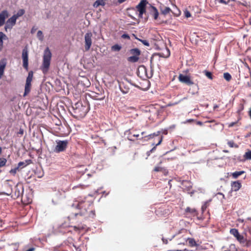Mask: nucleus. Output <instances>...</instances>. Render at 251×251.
<instances>
[{
	"label": "nucleus",
	"mask_w": 251,
	"mask_h": 251,
	"mask_svg": "<svg viewBox=\"0 0 251 251\" xmlns=\"http://www.w3.org/2000/svg\"><path fill=\"white\" fill-rule=\"evenodd\" d=\"M229 232L235 237L239 233V231L238 229L236 228H231L230 229Z\"/></svg>",
	"instance_id": "473e14b6"
},
{
	"label": "nucleus",
	"mask_w": 251,
	"mask_h": 251,
	"mask_svg": "<svg viewBox=\"0 0 251 251\" xmlns=\"http://www.w3.org/2000/svg\"><path fill=\"white\" fill-rule=\"evenodd\" d=\"M33 76V73L32 71H30L28 73V76L26 79V83L31 84Z\"/></svg>",
	"instance_id": "b1692460"
},
{
	"label": "nucleus",
	"mask_w": 251,
	"mask_h": 251,
	"mask_svg": "<svg viewBox=\"0 0 251 251\" xmlns=\"http://www.w3.org/2000/svg\"><path fill=\"white\" fill-rule=\"evenodd\" d=\"M187 233V231L186 229H182L181 230H180L178 233L176 234V235H174L173 236V237H175L177 235H178L179 234H180V233Z\"/></svg>",
	"instance_id": "58836bf2"
},
{
	"label": "nucleus",
	"mask_w": 251,
	"mask_h": 251,
	"mask_svg": "<svg viewBox=\"0 0 251 251\" xmlns=\"http://www.w3.org/2000/svg\"><path fill=\"white\" fill-rule=\"evenodd\" d=\"M236 239L241 243H245V240L243 235H241L239 232L235 236Z\"/></svg>",
	"instance_id": "a878e982"
},
{
	"label": "nucleus",
	"mask_w": 251,
	"mask_h": 251,
	"mask_svg": "<svg viewBox=\"0 0 251 251\" xmlns=\"http://www.w3.org/2000/svg\"><path fill=\"white\" fill-rule=\"evenodd\" d=\"M6 66V62L5 60L3 59L0 62V78L3 75L4 69Z\"/></svg>",
	"instance_id": "f3484780"
},
{
	"label": "nucleus",
	"mask_w": 251,
	"mask_h": 251,
	"mask_svg": "<svg viewBox=\"0 0 251 251\" xmlns=\"http://www.w3.org/2000/svg\"><path fill=\"white\" fill-rule=\"evenodd\" d=\"M161 11L162 14L164 15H166L169 13L171 11V9L168 7H164L161 8Z\"/></svg>",
	"instance_id": "cd10ccee"
},
{
	"label": "nucleus",
	"mask_w": 251,
	"mask_h": 251,
	"mask_svg": "<svg viewBox=\"0 0 251 251\" xmlns=\"http://www.w3.org/2000/svg\"><path fill=\"white\" fill-rule=\"evenodd\" d=\"M218 106L217 105H214V109H216V108H218Z\"/></svg>",
	"instance_id": "680f3d73"
},
{
	"label": "nucleus",
	"mask_w": 251,
	"mask_h": 251,
	"mask_svg": "<svg viewBox=\"0 0 251 251\" xmlns=\"http://www.w3.org/2000/svg\"><path fill=\"white\" fill-rule=\"evenodd\" d=\"M18 134H20L21 135H23L24 134V129H22V128H20V130H19V131L18 132Z\"/></svg>",
	"instance_id": "3c124183"
},
{
	"label": "nucleus",
	"mask_w": 251,
	"mask_h": 251,
	"mask_svg": "<svg viewBox=\"0 0 251 251\" xmlns=\"http://www.w3.org/2000/svg\"><path fill=\"white\" fill-rule=\"evenodd\" d=\"M119 87L121 91L123 94H126L129 92V88L126 86L124 83L120 84Z\"/></svg>",
	"instance_id": "6ab92c4d"
},
{
	"label": "nucleus",
	"mask_w": 251,
	"mask_h": 251,
	"mask_svg": "<svg viewBox=\"0 0 251 251\" xmlns=\"http://www.w3.org/2000/svg\"><path fill=\"white\" fill-rule=\"evenodd\" d=\"M122 37L124 38H127V39H129V36L127 34H124L122 35Z\"/></svg>",
	"instance_id": "09e8293b"
},
{
	"label": "nucleus",
	"mask_w": 251,
	"mask_h": 251,
	"mask_svg": "<svg viewBox=\"0 0 251 251\" xmlns=\"http://www.w3.org/2000/svg\"><path fill=\"white\" fill-rule=\"evenodd\" d=\"M229 251H237V249L234 244H231L229 247Z\"/></svg>",
	"instance_id": "e433bc0d"
},
{
	"label": "nucleus",
	"mask_w": 251,
	"mask_h": 251,
	"mask_svg": "<svg viewBox=\"0 0 251 251\" xmlns=\"http://www.w3.org/2000/svg\"><path fill=\"white\" fill-rule=\"evenodd\" d=\"M35 249L34 248H31L26 251H34Z\"/></svg>",
	"instance_id": "864d4df0"
},
{
	"label": "nucleus",
	"mask_w": 251,
	"mask_h": 251,
	"mask_svg": "<svg viewBox=\"0 0 251 251\" xmlns=\"http://www.w3.org/2000/svg\"><path fill=\"white\" fill-rule=\"evenodd\" d=\"M92 33L91 32L86 33L84 36L85 49L86 51L90 50L92 45Z\"/></svg>",
	"instance_id": "423d86ee"
},
{
	"label": "nucleus",
	"mask_w": 251,
	"mask_h": 251,
	"mask_svg": "<svg viewBox=\"0 0 251 251\" xmlns=\"http://www.w3.org/2000/svg\"><path fill=\"white\" fill-rule=\"evenodd\" d=\"M148 2L146 0H141L136 6V11L138 12V17L143 18V15L146 13V6Z\"/></svg>",
	"instance_id": "20e7f679"
},
{
	"label": "nucleus",
	"mask_w": 251,
	"mask_h": 251,
	"mask_svg": "<svg viewBox=\"0 0 251 251\" xmlns=\"http://www.w3.org/2000/svg\"><path fill=\"white\" fill-rule=\"evenodd\" d=\"M185 214L187 216L189 217H195L198 215V212L196 209L194 208H191L190 207H187L185 210Z\"/></svg>",
	"instance_id": "9b49d317"
},
{
	"label": "nucleus",
	"mask_w": 251,
	"mask_h": 251,
	"mask_svg": "<svg viewBox=\"0 0 251 251\" xmlns=\"http://www.w3.org/2000/svg\"><path fill=\"white\" fill-rule=\"evenodd\" d=\"M184 251H188L187 249H184Z\"/></svg>",
	"instance_id": "338daca9"
},
{
	"label": "nucleus",
	"mask_w": 251,
	"mask_h": 251,
	"mask_svg": "<svg viewBox=\"0 0 251 251\" xmlns=\"http://www.w3.org/2000/svg\"><path fill=\"white\" fill-rule=\"evenodd\" d=\"M133 137H137L139 136V135L138 134H134L133 135Z\"/></svg>",
	"instance_id": "052dcab7"
},
{
	"label": "nucleus",
	"mask_w": 251,
	"mask_h": 251,
	"mask_svg": "<svg viewBox=\"0 0 251 251\" xmlns=\"http://www.w3.org/2000/svg\"><path fill=\"white\" fill-rule=\"evenodd\" d=\"M184 15H185V16L186 17V18H189L191 17V14L190 13L186 10L184 12Z\"/></svg>",
	"instance_id": "c03bdc74"
},
{
	"label": "nucleus",
	"mask_w": 251,
	"mask_h": 251,
	"mask_svg": "<svg viewBox=\"0 0 251 251\" xmlns=\"http://www.w3.org/2000/svg\"><path fill=\"white\" fill-rule=\"evenodd\" d=\"M21 170H22L21 169L20 166L18 165H17V166H15L9 171V173L11 175L14 176L18 172H20Z\"/></svg>",
	"instance_id": "dca6fc26"
},
{
	"label": "nucleus",
	"mask_w": 251,
	"mask_h": 251,
	"mask_svg": "<svg viewBox=\"0 0 251 251\" xmlns=\"http://www.w3.org/2000/svg\"><path fill=\"white\" fill-rule=\"evenodd\" d=\"M224 77L226 80L229 81L231 78V76L229 73H225L224 74Z\"/></svg>",
	"instance_id": "72a5a7b5"
},
{
	"label": "nucleus",
	"mask_w": 251,
	"mask_h": 251,
	"mask_svg": "<svg viewBox=\"0 0 251 251\" xmlns=\"http://www.w3.org/2000/svg\"><path fill=\"white\" fill-rule=\"evenodd\" d=\"M188 241V243L191 247L197 246V244L195 239L193 238H187V242Z\"/></svg>",
	"instance_id": "393cba45"
},
{
	"label": "nucleus",
	"mask_w": 251,
	"mask_h": 251,
	"mask_svg": "<svg viewBox=\"0 0 251 251\" xmlns=\"http://www.w3.org/2000/svg\"><path fill=\"white\" fill-rule=\"evenodd\" d=\"M155 147H154L153 148H152V149L151 150V151H152L154 149H155Z\"/></svg>",
	"instance_id": "69168bd1"
},
{
	"label": "nucleus",
	"mask_w": 251,
	"mask_h": 251,
	"mask_svg": "<svg viewBox=\"0 0 251 251\" xmlns=\"http://www.w3.org/2000/svg\"><path fill=\"white\" fill-rule=\"evenodd\" d=\"M22 59L23 62V67L25 69L27 70L28 66V50L26 48L23 50Z\"/></svg>",
	"instance_id": "1a4fd4ad"
},
{
	"label": "nucleus",
	"mask_w": 251,
	"mask_h": 251,
	"mask_svg": "<svg viewBox=\"0 0 251 251\" xmlns=\"http://www.w3.org/2000/svg\"><path fill=\"white\" fill-rule=\"evenodd\" d=\"M129 52L132 55L127 58L128 61L133 63L137 62L139 59V56L141 53L140 50L138 49L135 48L131 49Z\"/></svg>",
	"instance_id": "39448f33"
},
{
	"label": "nucleus",
	"mask_w": 251,
	"mask_h": 251,
	"mask_svg": "<svg viewBox=\"0 0 251 251\" xmlns=\"http://www.w3.org/2000/svg\"><path fill=\"white\" fill-rule=\"evenodd\" d=\"M245 173L244 171H236L235 172H233L231 174V176L233 178H238L240 176L244 174Z\"/></svg>",
	"instance_id": "412c9836"
},
{
	"label": "nucleus",
	"mask_w": 251,
	"mask_h": 251,
	"mask_svg": "<svg viewBox=\"0 0 251 251\" xmlns=\"http://www.w3.org/2000/svg\"><path fill=\"white\" fill-rule=\"evenodd\" d=\"M51 58V53L48 48H46L44 52L43 63L41 69L43 73L46 74L50 68Z\"/></svg>",
	"instance_id": "f03ea898"
},
{
	"label": "nucleus",
	"mask_w": 251,
	"mask_h": 251,
	"mask_svg": "<svg viewBox=\"0 0 251 251\" xmlns=\"http://www.w3.org/2000/svg\"><path fill=\"white\" fill-rule=\"evenodd\" d=\"M25 13V10L24 9H20L19 10L16 14L14 15L15 16L16 18L18 19V17L22 16Z\"/></svg>",
	"instance_id": "c756f323"
},
{
	"label": "nucleus",
	"mask_w": 251,
	"mask_h": 251,
	"mask_svg": "<svg viewBox=\"0 0 251 251\" xmlns=\"http://www.w3.org/2000/svg\"><path fill=\"white\" fill-rule=\"evenodd\" d=\"M180 241H178V245H185L187 242V238L184 237L183 235L180 237Z\"/></svg>",
	"instance_id": "bb28decb"
},
{
	"label": "nucleus",
	"mask_w": 251,
	"mask_h": 251,
	"mask_svg": "<svg viewBox=\"0 0 251 251\" xmlns=\"http://www.w3.org/2000/svg\"><path fill=\"white\" fill-rule=\"evenodd\" d=\"M35 29H34L33 28L31 29V33H33L35 31Z\"/></svg>",
	"instance_id": "bf43d9fd"
},
{
	"label": "nucleus",
	"mask_w": 251,
	"mask_h": 251,
	"mask_svg": "<svg viewBox=\"0 0 251 251\" xmlns=\"http://www.w3.org/2000/svg\"><path fill=\"white\" fill-rule=\"evenodd\" d=\"M72 207L76 209L78 212L72 214L69 218L72 223H75L76 225L73 226L75 231L85 229L87 227L86 225L79 222V217L82 218V220L93 219L96 216L95 210L94 208L93 201L88 197H77L74 201L72 204Z\"/></svg>",
	"instance_id": "f257e3e1"
},
{
	"label": "nucleus",
	"mask_w": 251,
	"mask_h": 251,
	"mask_svg": "<svg viewBox=\"0 0 251 251\" xmlns=\"http://www.w3.org/2000/svg\"><path fill=\"white\" fill-rule=\"evenodd\" d=\"M7 162V160L5 158H0V167L4 166Z\"/></svg>",
	"instance_id": "7c9ffc66"
},
{
	"label": "nucleus",
	"mask_w": 251,
	"mask_h": 251,
	"mask_svg": "<svg viewBox=\"0 0 251 251\" xmlns=\"http://www.w3.org/2000/svg\"><path fill=\"white\" fill-rule=\"evenodd\" d=\"M151 15L153 17L154 19L155 20H156L157 19L158 15H159L157 9L155 7L152 6L151 7Z\"/></svg>",
	"instance_id": "aec40b11"
},
{
	"label": "nucleus",
	"mask_w": 251,
	"mask_h": 251,
	"mask_svg": "<svg viewBox=\"0 0 251 251\" xmlns=\"http://www.w3.org/2000/svg\"><path fill=\"white\" fill-rule=\"evenodd\" d=\"M15 196L17 197H19L21 196L24 192V188L23 186L21 184H18L15 186Z\"/></svg>",
	"instance_id": "ddd939ff"
},
{
	"label": "nucleus",
	"mask_w": 251,
	"mask_h": 251,
	"mask_svg": "<svg viewBox=\"0 0 251 251\" xmlns=\"http://www.w3.org/2000/svg\"><path fill=\"white\" fill-rule=\"evenodd\" d=\"M207 206L208 203L206 202L201 206V210L202 211V212L206 210Z\"/></svg>",
	"instance_id": "a19ab883"
},
{
	"label": "nucleus",
	"mask_w": 251,
	"mask_h": 251,
	"mask_svg": "<svg viewBox=\"0 0 251 251\" xmlns=\"http://www.w3.org/2000/svg\"><path fill=\"white\" fill-rule=\"evenodd\" d=\"M241 183L238 180L231 183V189L233 191H237L241 188Z\"/></svg>",
	"instance_id": "4468645a"
},
{
	"label": "nucleus",
	"mask_w": 251,
	"mask_h": 251,
	"mask_svg": "<svg viewBox=\"0 0 251 251\" xmlns=\"http://www.w3.org/2000/svg\"><path fill=\"white\" fill-rule=\"evenodd\" d=\"M74 112L79 116L83 117L87 113L88 111L85 106L82 105L81 103L77 102L73 106Z\"/></svg>",
	"instance_id": "7ed1b4c3"
},
{
	"label": "nucleus",
	"mask_w": 251,
	"mask_h": 251,
	"mask_svg": "<svg viewBox=\"0 0 251 251\" xmlns=\"http://www.w3.org/2000/svg\"><path fill=\"white\" fill-rule=\"evenodd\" d=\"M244 157H251V151H249L246 152L245 153V155H244Z\"/></svg>",
	"instance_id": "79ce46f5"
},
{
	"label": "nucleus",
	"mask_w": 251,
	"mask_h": 251,
	"mask_svg": "<svg viewBox=\"0 0 251 251\" xmlns=\"http://www.w3.org/2000/svg\"><path fill=\"white\" fill-rule=\"evenodd\" d=\"M104 4L105 2L104 0H97L94 3L93 6L97 8L100 5H104Z\"/></svg>",
	"instance_id": "5701e85b"
},
{
	"label": "nucleus",
	"mask_w": 251,
	"mask_h": 251,
	"mask_svg": "<svg viewBox=\"0 0 251 251\" xmlns=\"http://www.w3.org/2000/svg\"><path fill=\"white\" fill-rule=\"evenodd\" d=\"M197 124L201 126L202 125V123L201 122L199 121L197 122Z\"/></svg>",
	"instance_id": "13d9d810"
},
{
	"label": "nucleus",
	"mask_w": 251,
	"mask_h": 251,
	"mask_svg": "<svg viewBox=\"0 0 251 251\" xmlns=\"http://www.w3.org/2000/svg\"><path fill=\"white\" fill-rule=\"evenodd\" d=\"M126 0H118V2L119 3H122L124 2H125Z\"/></svg>",
	"instance_id": "5fc2aeb1"
},
{
	"label": "nucleus",
	"mask_w": 251,
	"mask_h": 251,
	"mask_svg": "<svg viewBox=\"0 0 251 251\" xmlns=\"http://www.w3.org/2000/svg\"><path fill=\"white\" fill-rule=\"evenodd\" d=\"M203 73L210 79H213L212 74L211 72L205 70L203 71Z\"/></svg>",
	"instance_id": "2f4dec72"
},
{
	"label": "nucleus",
	"mask_w": 251,
	"mask_h": 251,
	"mask_svg": "<svg viewBox=\"0 0 251 251\" xmlns=\"http://www.w3.org/2000/svg\"><path fill=\"white\" fill-rule=\"evenodd\" d=\"M143 134H144V132H142V135H143Z\"/></svg>",
	"instance_id": "774afa93"
},
{
	"label": "nucleus",
	"mask_w": 251,
	"mask_h": 251,
	"mask_svg": "<svg viewBox=\"0 0 251 251\" xmlns=\"http://www.w3.org/2000/svg\"><path fill=\"white\" fill-rule=\"evenodd\" d=\"M163 168L159 166H156L154 168L153 171L155 172H161Z\"/></svg>",
	"instance_id": "ea45409f"
},
{
	"label": "nucleus",
	"mask_w": 251,
	"mask_h": 251,
	"mask_svg": "<svg viewBox=\"0 0 251 251\" xmlns=\"http://www.w3.org/2000/svg\"><path fill=\"white\" fill-rule=\"evenodd\" d=\"M31 84L25 83L24 97L26 96L30 91Z\"/></svg>",
	"instance_id": "4be33fe9"
},
{
	"label": "nucleus",
	"mask_w": 251,
	"mask_h": 251,
	"mask_svg": "<svg viewBox=\"0 0 251 251\" xmlns=\"http://www.w3.org/2000/svg\"><path fill=\"white\" fill-rule=\"evenodd\" d=\"M17 19L16 16L13 15L6 21L4 26V29L6 31H7L8 29H11L15 25Z\"/></svg>",
	"instance_id": "0eeeda50"
},
{
	"label": "nucleus",
	"mask_w": 251,
	"mask_h": 251,
	"mask_svg": "<svg viewBox=\"0 0 251 251\" xmlns=\"http://www.w3.org/2000/svg\"><path fill=\"white\" fill-rule=\"evenodd\" d=\"M9 14L7 10H3L0 13V27L5 22V20L8 17Z\"/></svg>",
	"instance_id": "f8f14e48"
},
{
	"label": "nucleus",
	"mask_w": 251,
	"mask_h": 251,
	"mask_svg": "<svg viewBox=\"0 0 251 251\" xmlns=\"http://www.w3.org/2000/svg\"><path fill=\"white\" fill-rule=\"evenodd\" d=\"M247 219L251 222V217H249Z\"/></svg>",
	"instance_id": "e2e57ef3"
},
{
	"label": "nucleus",
	"mask_w": 251,
	"mask_h": 251,
	"mask_svg": "<svg viewBox=\"0 0 251 251\" xmlns=\"http://www.w3.org/2000/svg\"><path fill=\"white\" fill-rule=\"evenodd\" d=\"M251 135V132L248 133V134H247V135H246V137H250Z\"/></svg>",
	"instance_id": "4d7b16f0"
},
{
	"label": "nucleus",
	"mask_w": 251,
	"mask_h": 251,
	"mask_svg": "<svg viewBox=\"0 0 251 251\" xmlns=\"http://www.w3.org/2000/svg\"><path fill=\"white\" fill-rule=\"evenodd\" d=\"M236 122H232L228 125V127H232L235 124H236Z\"/></svg>",
	"instance_id": "603ef678"
},
{
	"label": "nucleus",
	"mask_w": 251,
	"mask_h": 251,
	"mask_svg": "<svg viewBox=\"0 0 251 251\" xmlns=\"http://www.w3.org/2000/svg\"><path fill=\"white\" fill-rule=\"evenodd\" d=\"M160 133V131H158L156 133H154L153 134H150L149 136L150 137V138H151L153 136H157L159 135Z\"/></svg>",
	"instance_id": "37998d69"
},
{
	"label": "nucleus",
	"mask_w": 251,
	"mask_h": 251,
	"mask_svg": "<svg viewBox=\"0 0 251 251\" xmlns=\"http://www.w3.org/2000/svg\"><path fill=\"white\" fill-rule=\"evenodd\" d=\"M32 163V161L31 159L25 160L24 161H21L18 163V165L21 168V169L22 170L23 168L26 167L27 165Z\"/></svg>",
	"instance_id": "2eb2a0df"
},
{
	"label": "nucleus",
	"mask_w": 251,
	"mask_h": 251,
	"mask_svg": "<svg viewBox=\"0 0 251 251\" xmlns=\"http://www.w3.org/2000/svg\"><path fill=\"white\" fill-rule=\"evenodd\" d=\"M7 39L6 35L2 32H0V51H1L3 48V40Z\"/></svg>",
	"instance_id": "a211bd4d"
},
{
	"label": "nucleus",
	"mask_w": 251,
	"mask_h": 251,
	"mask_svg": "<svg viewBox=\"0 0 251 251\" xmlns=\"http://www.w3.org/2000/svg\"><path fill=\"white\" fill-rule=\"evenodd\" d=\"M37 36L40 41H42L43 40L44 35L42 31L39 30L37 32Z\"/></svg>",
	"instance_id": "c85d7f7f"
},
{
	"label": "nucleus",
	"mask_w": 251,
	"mask_h": 251,
	"mask_svg": "<svg viewBox=\"0 0 251 251\" xmlns=\"http://www.w3.org/2000/svg\"><path fill=\"white\" fill-rule=\"evenodd\" d=\"M227 144L230 147H231V148H233V147L237 148L238 147L237 145L234 144V143L233 141H228L227 143Z\"/></svg>",
	"instance_id": "4c0bfd02"
},
{
	"label": "nucleus",
	"mask_w": 251,
	"mask_h": 251,
	"mask_svg": "<svg viewBox=\"0 0 251 251\" xmlns=\"http://www.w3.org/2000/svg\"><path fill=\"white\" fill-rule=\"evenodd\" d=\"M162 137H161V138H159V140L158 143L156 144V146H158V145H160L162 142Z\"/></svg>",
	"instance_id": "8fccbe9b"
},
{
	"label": "nucleus",
	"mask_w": 251,
	"mask_h": 251,
	"mask_svg": "<svg viewBox=\"0 0 251 251\" xmlns=\"http://www.w3.org/2000/svg\"><path fill=\"white\" fill-rule=\"evenodd\" d=\"M187 99V97H184L183 99H182L181 100H180L178 102H176V104L178 103V102H180L181 101H182V100H186Z\"/></svg>",
	"instance_id": "6e6d98bb"
},
{
	"label": "nucleus",
	"mask_w": 251,
	"mask_h": 251,
	"mask_svg": "<svg viewBox=\"0 0 251 251\" xmlns=\"http://www.w3.org/2000/svg\"><path fill=\"white\" fill-rule=\"evenodd\" d=\"M121 49V47L119 45H115L112 47V50L114 51H119Z\"/></svg>",
	"instance_id": "c9c22d12"
},
{
	"label": "nucleus",
	"mask_w": 251,
	"mask_h": 251,
	"mask_svg": "<svg viewBox=\"0 0 251 251\" xmlns=\"http://www.w3.org/2000/svg\"><path fill=\"white\" fill-rule=\"evenodd\" d=\"M219 3H223V4H227L228 2L229 1V0L228 1H226L225 0H217Z\"/></svg>",
	"instance_id": "49530a36"
},
{
	"label": "nucleus",
	"mask_w": 251,
	"mask_h": 251,
	"mask_svg": "<svg viewBox=\"0 0 251 251\" xmlns=\"http://www.w3.org/2000/svg\"><path fill=\"white\" fill-rule=\"evenodd\" d=\"M162 240L163 241V243L165 244H168V240L166 239H165L164 238H162Z\"/></svg>",
	"instance_id": "de8ad7c7"
},
{
	"label": "nucleus",
	"mask_w": 251,
	"mask_h": 251,
	"mask_svg": "<svg viewBox=\"0 0 251 251\" xmlns=\"http://www.w3.org/2000/svg\"><path fill=\"white\" fill-rule=\"evenodd\" d=\"M161 172H162L165 176H167L168 174V171L164 168H163Z\"/></svg>",
	"instance_id": "a18cd8bd"
},
{
	"label": "nucleus",
	"mask_w": 251,
	"mask_h": 251,
	"mask_svg": "<svg viewBox=\"0 0 251 251\" xmlns=\"http://www.w3.org/2000/svg\"><path fill=\"white\" fill-rule=\"evenodd\" d=\"M135 38L140 41V42H141L144 45L147 46V47H149L150 46V44L149 43V42L147 41V40H142V39H140L139 38H138L137 37H135Z\"/></svg>",
	"instance_id": "f704fd0d"
},
{
	"label": "nucleus",
	"mask_w": 251,
	"mask_h": 251,
	"mask_svg": "<svg viewBox=\"0 0 251 251\" xmlns=\"http://www.w3.org/2000/svg\"><path fill=\"white\" fill-rule=\"evenodd\" d=\"M68 144L67 141H59L57 142L55 150L58 152L62 151L66 148Z\"/></svg>",
	"instance_id": "9d476101"
},
{
	"label": "nucleus",
	"mask_w": 251,
	"mask_h": 251,
	"mask_svg": "<svg viewBox=\"0 0 251 251\" xmlns=\"http://www.w3.org/2000/svg\"><path fill=\"white\" fill-rule=\"evenodd\" d=\"M178 80L180 82L185 83L188 85L194 84V82L191 80L189 75L180 74L178 76Z\"/></svg>",
	"instance_id": "6e6552de"
},
{
	"label": "nucleus",
	"mask_w": 251,
	"mask_h": 251,
	"mask_svg": "<svg viewBox=\"0 0 251 251\" xmlns=\"http://www.w3.org/2000/svg\"><path fill=\"white\" fill-rule=\"evenodd\" d=\"M128 139L131 141L133 140V139L132 138H129V137H128Z\"/></svg>",
	"instance_id": "0e129e2a"
}]
</instances>
